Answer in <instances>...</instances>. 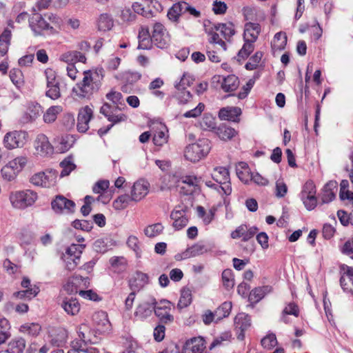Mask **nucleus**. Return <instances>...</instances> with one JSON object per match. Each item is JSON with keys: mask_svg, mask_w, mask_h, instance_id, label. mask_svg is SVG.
<instances>
[{"mask_svg": "<svg viewBox=\"0 0 353 353\" xmlns=\"http://www.w3.org/2000/svg\"><path fill=\"white\" fill-rule=\"evenodd\" d=\"M103 77L102 69L94 72L85 71L82 81L77 83L73 90L81 97H89L99 90Z\"/></svg>", "mask_w": 353, "mask_h": 353, "instance_id": "nucleus-1", "label": "nucleus"}, {"mask_svg": "<svg viewBox=\"0 0 353 353\" xmlns=\"http://www.w3.org/2000/svg\"><path fill=\"white\" fill-rule=\"evenodd\" d=\"M210 149V141L208 139H201L185 148L184 156L187 160L196 163L206 157Z\"/></svg>", "mask_w": 353, "mask_h": 353, "instance_id": "nucleus-2", "label": "nucleus"}, {"mask_svg": "<svg viewBox=\"0 0 353 353\" xmlns=\"http://www.w3.org/2000/svg\"><path fill=\"white\" fill-rule=\"evenodd\" d=\"M37 199V194L30 190L13 192L10 195V201L13 208L26 209L32 205Z\"/></svg>", "mask_w": 353, "mask_h": 353, "instance_id": "nucleus-3", "label": "nucleus"}, {"mask_svg": "<svg viewBox=\"0 0 353 353\" xmlns=\"http://www.w3.org/2000/svg\"><path fill=\"white\" fill-rule=\"evenodd\" d=\"M28 134L23 130H14L6 134L3 138L4 146L12 150L17 148H22L26 143Z\"/></svg>", "mask_w": 353, "mask_h": 353, "instance_id": "nucleus-4", "label": "nucleus"}, {"mask_svg": "<svg viewBox=\"0 0 353 353\" xmlns=\"http://www.w3.org/2000/svg\"><path fill=\"white\" fill-rule=\"evenodd\" d=\"M154 312L162 323H169L174 321V316L170 314L172 303L170 301L163 299L157 302L153 299Z\"/></svg>", "mask_w": 353, "mask_h": 353, "instance_id": "nucleus-5", "label": "nucleus"}, {"mask_svg": "<svg viewBox=\"0 0 353 353\" xmlns=\"http://www.w3.org/2000/svg\"><path fill=\"white\" fill-rule=\"evenodd\" d=\"M52 209L57 214H73L76 210L75 203L63 195H57L51 202Z\"/></svg>", "mask_w": 353, "mask_h": 353, "instance_id": "nucleus-6", "label": "nucleus"}, {"mask_svg": "<svg viewBox=\"0 0 353 353\" xmlns=\"http://www.w3.org/2000/svg\"><path fill=\"white\" fill-rule=\"evenodd\" d=\"M57 172L54 170H46L34 174L30 179V182L37 186L50 188L53 185L57 179Z\"/></svg>", "mask_w": 353, "mask_h": 353, "instance_id": "nucleus-7", "label": "nucleus"}, {"mask_svg": "<svg viewBox=\"0 0 353 353\" xmlns=\"http://www.w3.org/2000/svg\"><path fill=\"white\" fill-rule=\"evenodd\" d=\"M188 208L187 206L178 205L170 214V219L173 221L172 227L175 230H181L184 228L189 222L188 215Z\"/></svg>", "mask_w": 353, "mask_h": 353, "instance_id": "nucleus-8", "label": "nucleus"}, {"mask_svg": "<svg viewBox=\"0 0 353 353\" xmlns=\"http://www.w3.org/2000/svg\"><path fill=\"white\" fill-rule=\"evenodd\" d=\"M132 7L134 12L150 17L152 16L154 10H159L161 6L156 0H141V2H134Z\"/></svg>", "mask_w": 353, "mask_h": 353, "instance_id": "nucleus-9", "label": "nucleus"}, {"mask_svg": "<svg viewBox=\"0 0 353 353\" xmlns=\"http://www.w3.org/2000/svg\"><path fill=\"white\" fill-rule=\"evenodd\" d=\"M152 41L159 48H167L169 43V36L163 24L155 23L153 26Z\"/></svg>", "mask_w": 353, "mask_h": 353, "instance_id": "nucleus-10", "label": "nucleus"}, {"mask_svg": "<svg viewBox=\"0 0 353 353\" xmlns=\"http://www.w3.org/2000/svg\"><path fill=\"white\" fill-rule=\"evenodd\" d=\"M215 81L221 83V88L225 92H233L239 86V78L234 74H230L227 77L214 76L213 82Z\"/></svg>", "mask_w": 353, "mask_h": 353, "instance_id": "nucleus-11", "label": "nucleus"}, {"mask_svg": "<svg viewBox=\"0 0 353 353\" xmlns=\"http://www.w3.org/2000/svg\"><path fill=\"white\" fill-rule=\"evenodd\" d=\"M34 147L37 154L46 157L53 153L54 148L50 143L48 138L44 134H39L37 136Z\"/></svg>", "mask_w": 353, "mask_h": 353, "instance_id": "nucleus-12", "label": "nucleus"}, {"mask_svg": "<svg viewBox=\"0 0 353 353\" xmlns=\"http://www.w3.org/2000/svg\"><path fill=\"white\" fill-rule=\"evenodd\" d=\"M150 183L145 179H141L137 181L131 190V195L133 201L138 202L142 200L148 193Z\"/></svg>", "mask_w": 353, "mask_h": 353, "instance_id": "nucleus-13", "label": "nucleus"}, {"mask_svg": "<svg viewBox=\"0 0 353 353\" xmlns=\"http://www.w3.org/2000/svg\"><path fill=\"white\" fill-rule=\"evenodd\" d=\"M47 79L48 90L46 96L52 99H57L60 97V88L59 81L56 79L54 72L49 70L46 72Z\"/></svg>", "mask_w": 353, "mask_h": 353, "instance_id": "nucleus-14", "label": "nucleus"}, {"mask_svg": "<svg viewBox=\"0 0 353 353\" xmlns=\"http://www.w3.org/2000/svg\"><path fill=\"white\" fill-rule=\"evenodd\" d=\"M235 329L240 332L237 335L239 340H243L244 332L251 326V317L244 312L239 313L234 318Z\"/></svg>", "mask_w": 353, "mask_h": 353, "instance_id": "nucleus-15", "label": "nucleus"}, {"mask_svg": "<svg viewBox=\"0 0 353 353\" xmlns=\"http://www.w3.org/2000/svg\"><path fill=\"white\" fill-rule=\"evenodd\" d=\"M205 349V341L201 337H194L188 340L181 353H203Z\"/></svg>", "mask_w": 353, "mask_h": 353, "instance_id": "nucleus-16", "label": "nucleus"}, {"mask_svg": "<svg viewBox=\"0 0 353 353\" xmlns=\"http://www.w3.org/2000/svg\"><path fill=\"white\" fill-rule=\"evenodd\" d=\"M199 179L194 176H186L179 181L178 187L181 192L185 195L191 194L196 186L198 185Z\"/></svg>", "mask_w": 353, "mask_h": 353, "instance_id": "nucleus-17", "label": "nucleus"}, {"mask_svg": "<svg viewBox=\"0 0 353 353\" xmlns=\"http://www.w3.org/2000/svg\"><path fill=\"white\" fill-rule=\"evenodd\" d=\"M92 321L100 332H104L110 330V323L108 314L103 311H98L92 315Z\"/></svg>", "mask_w": 353, "mask_h": 353, "instance_id": "nucleus-18", "label": "nucleus"}, {"mask_svg": "<svg viewBox=\"0 0 353 353\" xmlns=\"http://www.w3.org/2000/svg\"><path fill=\"white\" fill-rule=\"evenodd\" d=\"M59 305L61 308L69 315L74 316L77 314L80 310V304L77 299L72 297H65Z\"/></svg>", "mask_w": 353, "mask_h": 353, "instance_id": "nucleus-19", "label": "nucleus"}, {"mask_svg": "<svg viewBox=\"0 0 353 353\" xmlns=\"http://www.w3.org/2000/svg\"><path fill=\"white\" fill-rule=\"evenodd\" d=\"M337 185L336 181H330L324 185L321 198L323 203H328L335 199Z\"/></svg>", "mask_w": 353, "mask_h": 353, "instance_id": "nucleus-20", "label": "nucleus"}, {"mask_svg": "<svg viewBox=\"0 0 353 353\" xmlns=\"http://www.w3.org/2000/svg\"><path fill=\"white\" fill-rule=\"evenodd\" d=\"M189 8V4L184 1H179L174 3L168 10L167 16L169 20L176 22L180 17L181 14L186 12L187 8Z\"/></svg>", "mask_w": 353, "mask_h": 353, "instance_id": "nucleus-21", "label": "nucleus"}, {"mask_svg": "<svg viewBox=\"0 0 353 353\" xmlns=\"http://www.w3.org/2000/svg\"><path fill=\"white\" fill-rule=\"evenodd\" d=\"M261 32V26L256 23L248 22L245 24L243 39L254 43Z\"/></svg>", "mask_w": 353, "mask_h": 353, "instance_id": "nucleus-22", "label": "nucleus"}, {"mask_svg": "<svg viewBox=\"0 0 353 353\" xmlns=\"http://www.w3.org/2000/svg\"><path fill=\"white\" fill-rule=\"evenodd\" d=\"M153 299L150 301H145L140 303L136 308L134 316L141 320H144L150 316L154 312Z\"/></svg>", "mask_w": 353, "mask_h": 353, "instance_id": "nucleus-23", "label": "nucleus"}, {"mask_svg": "<svg viewBox=\"0 0 353 353\" xmlns=\"http://www.w3.org/2000/svg\"><path fill=\"white\" fill-rule=\"evenodd\" d=\"M207 252V248L203 244L196 243L189 248L182 254H176L175 259L180 261L190 256H196Z\"/></svg>", "mask_w": 353, "mask_h": 353, "instance_id": "nucleus-24", "label": "nucleus"}, {"mask_svg": "<svg viewBox=\"0 0 353 353\" xmlns=\"http://www.w3.org/2000/svg\"><path fill=\"white\" fill-rule=\"evenodd\" d=\"M341 271L343 272V274L340 279V285L341 288L345 292H350L353 293L351 289H349L347 287V282L350 281L353 285V268L348 266L347 265L343 264L341 265Z\"/></svg>", "mask_w": 353, "mask_h": 353, "instance_id": "nucleus-25", "label": "nucleus"}, {"mask_svg": "<svg viewBox=\"0 0 353 353\" xmlns=\"http://www.w3.org/2000/svg\"><path fill=\"white\" fill-rule=\"evenodd\" d=\"M77 136L73 134H65L55 139L56 143L59 144L58 148L61 152L69 150L77 141Z\"/></svg>", "mask_w": 353, "mask_h": 353, "instance_id": "nucleus-26", "label": "nucleus"}, {"mask_svg": "<svg viewBox=\"0 0 353 353\" xmlns=\"http://www.w3.org/2000/svg\"><path fill=\"white\" fill-rule=\"evenodd\" d=\"M139 49L148 50L152 47V37H150V31L148 28L142 27L139 32Z\"/></svg>", "mask_w": 353, "mask_h": 353, "instance_id": "nucleus-27", "label": "nucleus"}, {"mask_svg": "<svg viewBox=\"0 0 353 353\" xmlns=\"http://www.w3.org/2000/svg\"><path fill=\"white\" fill-rule=\"evenodd\" d=\"M31 29L36 33L39 34L41 30H48L49 24L39 14H34L29 19Z\"/></svg>", "mask_w": 353, "mask_h": 353, "instance_id": "nucleus-28", "label": "nucleus"}, {"mask_svg": "<svg viewBox=\"0 0 353 353\" xmlns=\"http://www.w3.org/2000/svg\"><path fill=\"white\" fill-rule=\"evenodd\" d=\"M108 119L112 122V124L108 125L106 128H101L98 130V134L100 137L105 134L113 126L114 123L124 121L126 119V116L124 114H120L119 115H114L113 112H101Z\"/></svg>", "mask_w": 353, "mask_h": 353, "instance_id": "nucleus-29", "label": "nucleus"}, {"mask_svg": "<svg viewBox=\"0 0 353 353\" xmlns=\"http://www.w3.org/2000/svg\"><path fill=\"white\" fill-rule=\"evenodd\" d=\"M61 60L70 64L77 62L85 63L86 57L84 54L78 51H70L63 54L61 56Z\"/></svg>", "mask_w": 353, "mask_h": 353, "instance_id": "nucleus-30", "label": "nucleus"}, {"mask_svg": "<svg viewBox=\"0 0 353 353\" xmlns=\"http://www.w3.org/2000/svg\"><path fill=\"white\" fill-rule=\"evenodd\" d=\"M114 26L112 17L108 13L101 14L97 20V27L100 31L110 30Z\"/></svg>", "mask_w": 353, "mask_h": 353, "instance_id": "nucleus-31", "label": "nucleus"}, {"mask_svg": "<svg viewBox=\"0 0 353 353\" xmlns=\"http://www.w3.org/2000/svg\"><path fill=\"white\" fill-rule=\"evenodd\" d=\"M92 118V112H79L77 117V130L84 133L88 128V123Z\"/></svg>", "mask_w": 353, "mask_h": 353, "instance_id": "nucleus-32", "label": "nucleus"}, {"mask_svg": "<svg viewBox=\"0 0 353 353\" xmlns=\"http://www.w3.org/2000/svg\"><path fill=\"white\" fill-rule=\"evenodd\" d=\"M212 179L218 183H225L230 180L228 169L225 167H216L212 173Z\"/></svg>", "mask_w": 353, "mask_h": 353, "instance_id": "nucleus-33", "label": "nucleus"}, {"mask_svg": "<svg viewBox=\"0 0 353 353\" xmlns=\"http://www.w3.org/2000/svg\"><path fill=\"white\" fill-rule=\"evenodd\" d=\"M252 172L248 165L245 162H240L236 166V175L243 183H248L251 181Z\"/></svg>", "mask_w": 353, "mask_h": 353, "instance_id": "nucleus-34", "label": "nucleus"}, {"mask_svg": "<svg viewBox=\"0 0 353 353\" xmlns=\"http://www.w3.org/2000/svg\"><path fill=\"white\" fill-rule=\"evenodd\" d=\"M215 30L219 31L227 41L235 34L234 26L232 23H218L215 26Z\"/></svg>", "mask_w": 353, "mask_h": 353, "instance_id": "nucleus-35", "label": "nucleus"}, {"mask_svg": "<svg viewBox=\"0 0 353 353\" xmlns=\"http://www.w3.org/2000/svg\"><path fill=\"white\" fill-rule=\"evenodd\" d=\"M272 287L269 285H264L259 288H256L252 290L250 294L249 299L250 301L258 303L267 294L270 292Z\"/></svg>", "mask_w": 353, "mask_h": 353, "instance_id": "nucleus-36", "label": "nucleus"}, {"mask_svg": "<svg viewBox=\"0 0 353 353\" xmlns=\"http://www.w3.org/2000/svg\"><path fill=\"white\" fill-rule=\"evenodd\" d=\"M232 307V303L230 301H225L219 307L214 311V315L216 316V323L222 320L223 319L228 317L231 312Z\"/></svg>", "mask_w": 353, "mask_h": 353, "instance_id": "nucleus-37", "label": "nucleus"}, {"mask_svg": "<svg viewBox=\"0 0 353 353\" xmlns=\"http://www.w3.org/2000/svg\"><path fill=\"white\" fill-rule=\"evenodd\" d=\"M41 330V326L37 323H26L20 326L19 331L30 336H37Z\"/></svg>", "mask_w": 353, "mask_h": 353, "instance_id": "nucleus-38", "label": "nucleus"}, {"mask_svg": "<svg viewBox=\"0 0 353 353\" xmlns=\"http://www.w3.org/2000/svg\"><path fill=\"white\" fill-rule=\"evenodd\" d=\"M215 132L221 139L224 141L231 139L236 134L234 128L225 125H221L216 128Z\"/></svg>", "mask_w": 353, "mask_h": 353, "instance_id": "nucleus-39", "label": "nucleus"}, {"mask_svg": "<svg viewBox=\"0 0 353 353\" xmlns=\"http://www.w3.org/2000/svg\"><path fill=\"white\" fill-rule=\"evenodd\" d=\"M200 126L205 130H215L216 129V117L211 113L206 112L203 114L199 122Z\"/></svg>", "mask_w": 353, "mask_h": 353, "instance_id": "nucleus-40", "label": "nucleus"}, {"mask_svg": "<svg viewBox=\"0 0 353 353\" xmlns=\"http://www.w3.org/2000/svg\"><path fill=\"white\" fill-rule=\"evenodd\" d=\"M272 48L274 51L283 50L287 44V36L285 32H277L272 41Z\"/></svg>", "mask_w": 353, "mask_h": 353, "instance_id": "nucleus-41", "label": "nucleus"}, {"mask_svg": "<svg viewBox=\"0 0 353 353\" xmlns=\"http://www.w3.org/2000/svg\"><path fill=\"white\" fill-rule=\"evenodd\" d=\"M192 301V296L191 290L188 288H183L181 291V296L177 304V307L179 310L189 306Z\"/></svg>", "mask_w": 353, "mask_h": 353, "instance_id": "nucleus-42", "label": "nucleus"}, {"mask_svg": "<svg viewBox=\"0 0 353 353\" xmlns=\"http://www.w3.org/2000/svg\"><path fill=\"white\" fill-rule=\"evenodd\" d=\"M26 347V341L22 338L12 339L8 345L10 353H23Z\"/></svg>", "mask_w": 353, "mask_h": 353, "instance_id": "nucleus-43", "label": "nucleus"}, {"mask_svg": "<svg viewBox=\"0 0 353 353\" xmlns=\"http://www.w3.org/2000/svg\"><path fill=\"white\" fill-rule=\"evenodd\" d=\"M107 99L115 105L116 110H122L125 105L122 94L119 92L112 91L106 95Z\"/></svg>", "mask_w": 353, "mask_h": 353, "instance_id": "nucleus-44", "label": "nucleus"}, {"mask_svg": "<svg viewBox=\"0 0 353 353\" xmlns=\"http://www.w3.org/2000/svg\"><path fill=\"white\" fill-rule=\"evenodd\" d=\"M161 128L159 131L156 132L153 137V142L154 145L161 146L167 143L168 134H167V128L160 123Z\"/></svg>", "mask_w": 353, "mask_h": 353, "instance_id": "nucleus-45", "label": "nucleus"}, {"mask_svg": "<svg viewBox=\"0 0 353 353\" xmlns=\"http://www.w3.org/2000/svg\"><path fill=\"white\" fill-rule=\"evenodd\" d=\"M11 38V31L6 29L0 36V56H4L8 50Z\"/></svg>", "mask_w": 353, "mask_h": 353, "instance_id": "nucleus-46", "label": "nucleus"}, {"mask_svg": "<svg viewBox=\"0 0 353 353\" xmlns=\"http://www.w3.org/2000/svg\"><path fill=\"white\" fill-rule=\"evenodd\" d=\"M244 41L245 42L243 47L239 51V53L236 56V59L239 62L242 60H245V59H247L254 49V43H252L247 40H244Z\"/></svg>", "mask_w": 353, "mask_h": 353, "instance_id": "nucleus-47", "label": "nucleus"}, {"mask_svg": "<svg viewBox=\"0 0 353 353\" xmlns=\"http://www.w3.org/2000/svg\"><path fill=\"white\" fill-rule=\"evenodd\" d=\"M84 248L85 245L73 243L67 248L63 254H65L67 257H73L76 259H80Z\"/></svg>", "mask_w": 353, "mask_h": 353, "instance_id": "nucleus-48", "label": "nucleus"}, {"mask_svg": "<svg viewBox=\"0 0 353 353\" xmlns=\"http://www.w3.org/2000/svg\"><path fill=\"white\" fill-rule=\"evenodd\" d=\"M27 157L21 156L16 157L13 160L9 161L7 165H8L10 168H12V170L15 171L16 173L19 174L27 164Z\"/></svg>", "mask_w": 353, "mask_h": 353, "instance_id": "nucleus-49", "label": "nucleus"}, {"mask_svg": "<svg viewBox=\"0 0 353 353\" xmlns=\"http://www.w3.org/2000/svg\"><path fill=\"white\" fill-rule=\"evenodd\" d=\"M132 201H133L132 199V195L129 196L126 194L121 195L114 201L113 208L116 210H122L126 208L129 205L130 202Z\"/></svg>", "mask_w": 353, "mask_h": 353, "instance_id": "nucleus-50", "label": "nucleus"}, {"mask_svg": "<svg viewBox=\"0 0 353 353\" xmlns=\"http://www.w3.org/2000/svg\"><path fill=\"white\" fill-rule=\"evenodd\" d=\"M163 229V225L160 223H157L146 227L144 230V233L148 237L153 238L161 234Z\"/></svg>", "mask_w": 353, "mask_h": 353, "instance_id": "nucleus-51", "label": "nucleus"}, {"mask_svg": "<svg viewBox=\"0 0 353 353\" xmlns=\"http://www.w3.org/2000/svg\"><path fill=\"white\" fill-rule=\"evenodd\" d=\"M10 324L7 319H0V345L4 343L10 336Z\"/></svg>", "mask_w": 353, "mask_h": 353, "instance_id": "nucleus-52", "label": "nucleus"}, {"mask_svg": "<svg viewBox=\"0 0 353 353\" xmlns=\"http://www.w3.org/2000/svg\"><path fill=\"white\" fill-rule=\"evenodd\" d=\"M60 166L62 170L60 173V176L63 177L69 175V174L75 168L76 165L73 163L72 159L68 157L63 160L60 163Z\"/></svg>", "mask_w": 353, "mask_h": 353, "instance_id": "nucleus-53", "label": "nucleus"}, {"mask_svg": "<svg viewBox=\"0 0 353 353\" xmlns=\"http://www.w3.org/2000/svg\"><path fill=\"white\" fill-rule=\"evenodd\" d=\"M10 78L17 88L21 87L24 83L23 73L18 68H13L10 71Z\"/></svg>", "mask_w": 353, "mask_h": 353, "instance_id": "nucleus-54", "label": "nucleus"}, {"mask_svg": "<svg viewBox=\"0 0 353 353\" xmlns=\"http://www.w3.org/2000/svg\"><path fill=\"white\" fill-rule=\"evenodd\" d=\"M223 284L227 289L232 288L234 285V279L232 270L226 269L222 272Z\"/></svg>", "mask_w": 353, "mask_h": 353, "instance_id": "nucleus-55", "label": "nucleus"}, {"mask_svg": "<svg viewBox=\"0 0 353 353\" xmlns=\"http://www.w3.org/2000/svg\"><path fill=\"white\" fill-rule=\"evenodd\" d=\"M39 292V289L37 287L33 288H28L26 290H21L15 292L14 294L19 299H31L34 297Z\"/></svg>", "mask_w": 353, "mask_h": 353, "instance_id": "nucleus-56", "label": "nucleus"}, {"mask_svg": "<svg viewBox=\"0 0 353 353\" xmlns=\"http://www.w3.org/2000/svg\"><path fill=\"white\" fill-rule=\"evenodd\" d=\"M139 244V241L135 236L131 235L127 240L128 246L135 252L137 258H140L141 256V250Z\"/></svg>", "mask_w": 353, "mask_h": 353, "instance_id": "nucleus-57", "label": "nucleus"}, {"mask_svg": "<svg viewBox=\"0 0 353 353\" xmlns=\"http://www.w3.org/2000/svg\"><path fill=\"white\" fill-rule=\"evenodd\" d=\"M72 225L77 230L89 232L93 228V222L88 220L76 219L72 223Z\"/></svg>", "mask_w": 353, "mask_h": 353, "instance_id": "nucleus-58", "label": "nucleus"}, {"mask_svg": "<svg viewBox=\"0 0 353 353\" xmlns=\"http://www.w3.org/2000/svg\"><path fill=\"white\" fill-rule=\"evenodd\" d=\"M39 112H23L19 118V123L25 125L29 123H32L39 117Z\"/></svg>", "mask_w": 353, "mask_h": 353, "instance_id": "nucleus-59", "label": "nucleus"}, {"mask_svg": "<svg viewBox=\"0 0 353 353\" xmlns=\"http://www.w3.org/2000/svg\"><path fill=\"white\" fill-rule=\"evenodd\" d=\"M262 57L263 53L260 51L256 52L250 57L249 61L245 64V68L250 70L256 69L259 66Z\"/></svg>", "mask_w": 353, "mask_h": 353, "instance_id": "nucleus-60", "label": "nucleus"}, {"mask_svg": "<svg viewBox=\"0 0 353 353\" xmlns=\"http://www.w3.org/2000/svg\"><path fill=\"white\" fill-rule=\"evenodd\" d=\"M241 112H219V117L221 120L239 122Z\"/></svg>", "mask_w": 353, "mask_h": 353, "instance_id": "nucleus-61", "label": "nucleus"}, {"mask_svg": "<svg viewBox=\"0 0 353 353\" xmlns=\"http://www.w3.org/2000/svg\"><path fill=\"white\" fill-rule=\"evenodd\" d=\"M262 346L268 350H270L275 347L277 344V340L274 334H269L261 339Z\"/></svg>", "mask_w": 353, "mask_h": 353, "instance_id": "nucleus-62", "label": "nucleus"}, {"mask_svg": "<svg viewBox=\"0 0 353 353\" xmlns=\"http://www.w3.org/2000/svg\"><path fill=\"white\" fill-rule=\"evenodd\" d=\"M194 81V78L189 74H184L180 81L175 84V88L178 90H183L187 86H190Z\"/></svg>", "mask_w": 353, "mask_h": 353, "instance_id": "nucleus-63", "label": "nucleus"}, {"mask_svg": "<svg viewBox=\"0 0 353 353\" xmlns=\"http://www.w3.org/2000/svg\"><path fill=\"white\" fill-rule=\"evenodd\" d=\"M343 254L349 256L353 260V237L347 240L341 248Z\"/></svg>", "mask_w": 353, "mask_h": 353, "instance_id": "nucleus-64", "label": "nucleus"}]
</instances>
